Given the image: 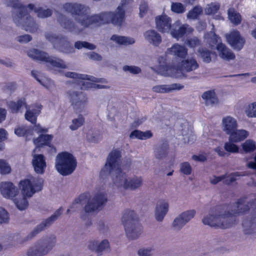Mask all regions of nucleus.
Listing matches in <instances>:
<instances>
[{
    "instance_id": "21",
    "label": "nucleus",
    "mask_w": 256,
    "mask_h": 256,
    "mask_svg": "<svg viewBox=\"0 0 256 256\" xmlns=\"http://www.w3.org/2000/svg\"><path fill=\"white\" fill-rule=\"evenodd\" d=\"M109 248V242L106 240H104L100 242L93 240L88 243V248L95 252L98 256L102 255L103 252L108 250Z\"/></svg>"
},
{
    "instance_id": "11",
    "label": "nucleus",
    "mask_w": 256,
    "mask_h": 256,
    "mask_svg": "<svg viewBox=\"0 0 256 256\" xmlns=\"http://www.w3.org/2000/svg\"><path fill=\"white\" fill-rule=\"evenodd\" d=\"M46 38L52 44L54 48L63 52L68 54L74 51L72 47L66 37L47 33L46 34Z\"/></svg>"
},
{
    "instance_id": "60",
    "label": "nucleus",
    "mask_w": 256,
    "mask_h": 256,
    "mask_svg": "<svg viewBox=\"0 0 256 256\" xmlns=\"http://www.w3.org/2000/svg\"><path fill=\"white\" fill-rule=\"evenodd\" d=\"M28 132L26 127L24 126H18L14 129V134L18 136H22L25 134H27Z\"/></svg>"
},
{
    "instance_id": "20",
    "label": "nucleus",
    "mask_w": 256,
    "mask_h": 256,
    "mask_svg": "<svg viewBox=\"0 0 256 256\" xmlns=\"http://www.w3.org/2000/svg\"><path fill=\"white\" fill-rule=\"evenodd\" d=\"M26 112L25 118L32 124H36L37 117L40 114L42 106L40 104H34L30 106H25Z\"/></svg>"
},
{
    "instance_id": "45",
    "label": "nucleus",
    "mask_w": 256,
    "mask_h": 256,
    "mask_svg": "<svg viewBox=\"0 0 256 256\" xmlns=\"http://www.w3.org/2000/svg\"><path fill=\"white\" fill-rule=\"evenodd\" d=\"M184 86L180 84H163L164 94L172 92L176 90H182Z\"/></svg>"
},
{
    "instance_id": "29",
    "label": "nucleus",
    "mask_w": 256,
    "mask_h": 256,
    "mask_svg": "<svg viewBox=\"0 0 256 256\" xmlns=\"http://www.w3.org/2000/svg\"><path fill=\"white\" fill-rule=\"evenodd\" d=\"M216 49L219 52L220 57L222 59L226 60L234 59L235 55L233 52L222 43L218 44Z\"/></svg>"
},
{
    "instance_id": "17",
    "label": "nucleus",
    "mask_w": 256,
    "mask_h": 256,
    "mask_svg": "<svg viewBox=\"0 0 256 256\" xmlns=\"http://www.w3.org/2000/svg\"><path fill=\"white\" fill-rule=\"evenodd\" d=\"M193 30L194 29L188 24H181L180 20H176L172 24L170 34L173 38L178 40L185 34H190Z\"/></svg>"
},
{
    "instance_id": "26",
    "label": "nucleus",
    "mask_w": 256,
    "mask_h": 256,
    "mask_svg": "<svg viewBox=\"0 0 256 256\" xmlns=\"http://www.w3.org/2000/svg\"><path fill=\"white\" fill-rule=\"evenodd\" d=\"M222 128L223 130L227 134H230L236 130L237 128V121L230 116H227L222 118Z\"/></svg>"
},
{
    "instance_id": "10",
    "label": "nucleus",
    "mask_w": 256,
    "mask_h": 256,
    "mask_svg": "<svg viewBox=\"0 0 256 256\" xmlns=\"http://www.w3.org/2000/svg\"><path fill=\"white\" fill-rule=\"evenodd\" d=\"M62 214V208H60L56 210L54 213L48 218L43 220L40 224L36 226L33 230L30 232L26 236L22 238L20 242H24L32 239L42 231L50 226L56 221Z\"/></svg>"
},
{
    "instance_id": "31",
    "label": "nucleus",
    "mask_w": 256,
    "mask_h": 256,
    "mask_svg": "<svg viewBox=\"0 0 256 256\" xmlns=\"http://www.w3.org/2000/svg\"><path fill=\"white\" fill-rule=\"evenodd\" d=\"M66 78H72L78 82H80L82 84L84 80H90L94 82H99L98 78L92 76L80 74L74 72H66L64 74Z\"/></svg>"
},
{
    "instance_id": "53",
    "label": "nucleus",
    "mask_w": 256,
    "mask_h": 256,
    "mask_svg": "<svg viewBox=\"0 0 256 256\" xmlns=\"http://www.w3.org/2000/svg\"><path fill=\"white\" fill-rule=\"evenodd\" d=\"M11 171V167L4 160H0V173L2 174H8Z\"/></svg>"
},
{
    "instance_id": "9",
    "label": "nucleus",
    "mask_w": 256,
    "mask_h": 256,
    "mask_svg": "<svg viewBox=\"0 0 256 256\" xmlns=\"http://www.w3.org/2000/svg\"><path fill=\"white\" fill-rule=\"evenodd\" d=\"M43 180L37 178H32L20 182L22 194L28 198L32 197L36 192L42 190Z\"/></svg>"
},
{
    "instance_id": "34",
    "label": "nucleus",
    "mask_w": 256,
    "mask_h": 256,
    "mask_svg": "<svg viewBox=\"0 0 256 256\" xmlns=\"http://www.w3.org/2000/svg\"><path fill=\"white\" fill-rule=\"evenodd\" d=\"M202 97L204 100L205 104L208 106H212L218 102V99L216 93L212 90L204 92Z\"/></svg>"
},
{
    "instance_id": "16",
    "label": "nucleus",
    "mask_w": 256,
    "mask_h": 256,
    "mask_svg": "<svg viewBox=\"0 0 256 256\" xmlns=\"http://www.w3.org/2000/svg\"><path fill=\"white\" fill-rule=\"evenodd\" d=\"M166 56H161L158 58V65L156 68L157 72L162 76L178 78L179 76L176 71V67L167 65Z\"/></svg>"
},
{
    "instance_id": "58",
    "label": "nucleus",
    "mask_w": 256,
    "mask_h": 256,
    "mask_svg": "<svg viewBox=\"0 0 256 256\" xmlns=\"http://www.w3.org/2000/svg\"><path fill=\"white\" fill-rule=\"evenodd\" d=\"M186 44L191 48H194L200 44V40L196 37H193L186 40Z\"/></svg>"
},
{
    "instance_id": "6",
    "label": "nucleus",
    "mask_w": 256,
    "mask_h": 256,
    "mask_svg": "<svg viewBox=\"0 0 256 256\" xmlns=\"http://www.w3.org/2000/svg\"><path fill=\"white\" fill-rule=\"evenodd\" d=\"M76 162L74 156L68 152L59 154L56 159V168L63 176L71 174L76 169Z\"/></svg>"
},
{
    "instance_id": "54",
    "label": "nucleus",
    "mask_w": 256,
    "mask_h": 256,
    "mask_svg": "<svg viewBox=\"0 0 256 256\" xmlns=\"http://www.w3.org/2000/svg\"><path fill=\"white\" fill-rule=\"evenodd\" d=\"M122 70L125 72H128L133 74H138L142 72L140 68L135 66H124L122 68Z\"/></svg>"
},
{
    "instance_id": "44",
    "label": "nucleus",
    "mask_w": 256,
    "mask_h": 256,
    "mask_svg": "<svg viewBox=\"0 0 256 256\" xmlns=\"http://www.w3.org/2000/svg\"><path fill=\"white\" fill-rule=\"evenodd\" d=\"M202 12V8L201 6H194L192 10L188 12L186 17L190 20L196 19Z\"/></svg>"
},
{
    "instance_id": "38",
    "label": "nucleus",
    "mask_w": 256,
    "mask_h": 256,
    "mask_svg": "<svg viewBox=\"0 0 256 256\" xmlns=\"http://www.w3.org/2000/svg\"><path fill=\"white\" fill-rule=\"evenodd\" d=\"M27 198H28L22 194L18 196L14 200V202L18 210H22L28 206V203Z\"/></svg>"
},
{
    "instance_id": "5",
    "label": "nucleus",
    "mask_w": 256,
    "mask_h": 256,
    "mask_svg": "<svg viewBox=\"0 0 256 256\" xmlns=\"http://www.w3.org/2000/svg\"><path fill=\"white\" fill-rule=\"evenodd\" d=\"M56 243L55 234H50L38 240L26 252L28 256H44L50 252Z\"/></svg>"
},
{
    "instance_id": "33",
    "label": "nucleus",
    "mask_w": 256,
    "mask_h": 256,
    "mask_svg": "<svg viewBox=\"0 0 256 256\" xmlns=\"http://www.w3.org/2000/svg\"><path fill=\"white\" fill-rule=\"evenodd\" d=\"M229 140L232 142H237L244 140L248 136V132L244 130H234V132L230 134Z\"/></svg>"
},
{
    "instance_id": "52",
    "label": "nucleus",
    "mask_w": 256,
    "mask_h": 256,
    "mask_svg": "<svg viewBox=\"0 0 256 256\" xmlns=\"http://www.w3.org/2000/svg\"><path fill=\"white\" fill-rule=\"evenodd\" d=\"M242 148L246 152H250L254 151L256 148V144L252 140H246L242 144Z\"/></svg>"
},
{
    "instance_id": "36",
    "label": "nucleus",
    "mask_w": 256,
    "mask_h": 256,
    "mask_svg": "<svg viewBox=\"0 0 256 256\" xmlns=\"http://www.w3.org/2000/svg\"><path fill=\"white\" fill-rule=\"evenodd\" d=\"M26 102L24 98H21L17 102L10 101L8 102V106L12 113H17L21 108L26 106Z\"/></svg>"
},
{
    "instance_id": "13",
    "label": "nucleus",
    "mask_w": 256,
    "mask_h": 256,
    "mask_svg": "<svg viewBox=\"0 0 256 256\" xmlns=\"http://www.w3.org/2000/svg\"><path fill=\"white\" fill-rule=\"evenodd\" d=\"M196 212L194 210L184 211L178 214L173 220L172 227L175 230H180L195 216Z\"/></svg>"
},
{
    "instance_id": "46",
    "label": "nucleus",
    "mask_w": 256,
    "mask_h": 256,
    "mask_svg": "<svg viewBox=\"0 0 256 256\" xmlns=\"http://www.w3.org/2000/svg\"><path fill=\"white\" fill-rule=\"evenodd\" d=\"M74 47L78 50L86 48L90 50L96 49V46L92 44L84 41H77L74 44Z\"/></svg>"
},
{
    "instance_id": "59",
    "label": "nucleus",
    "mask_w": 256,
    "mask_h": 256,
    "mask_svg": "<svg viewBox=\"0 0 256 256\" xmlns=\"http://www.w3.org/2000/svg\"><path fill=\"white\" fill-rule=\"evenodd\" d=\"M92 81L88 80L84 82L82 84V88H105L106 86L100 84H96L92 83Z\"/></svg>"
},
{
    "instance_id": "25",
    "label": "nucleus",
    "mask_w": 256,
    "mask_h": 256,
    "mask_svg": "<svg viewBox=\"0 0 256 256\" xmlns=\"http://www.w3.org/2000/svg\"><path fill=\"white\" fill-rule=\"evenodd\" d=\"M169 204L166 200H160L158 202L155 208V218L158 222L163 220L164 216L168 211Z\"/></svg>"
},
{
    "instance_id": "62",
    "label": "nucleus",
    "mask_w": 256,
    "mask_h": 256,
    "mask_svg": "<svg viewBox=\"0 0 256 256\" xmlns=\"http://www.w3.org/2000/svg\"><path fill=\"white\" fill-rule=\"evenodd\" d=\"M153 250L152 248H142L138 251V256H152Z\"/></svg>"
},
{
    "instance_id": "22",
    "label": "nucleus",
    "mask_w": 256,
    "mask_h": 256,
    "mask_svg": "<svg viewBox=\"0 0 256 256\" xmlns=\"http://www.w3.org/2000/svg\"><path fill=\"white\" fill-rule=\"evenodd\" d=\"M32 164L35 172L38 174H43L46 167V159L42 154H33Z\"/></svg>"
},
{
    "instance_id": "27",
    "label": "nucleus",
    "mask_w": 256,
    "mask_h": 256,
    "mask_svg": "<svg viewBox=\"0 0 256 256\" xmlns=\"http://www.w3.org/2000/svg\"><path fill=\"white\" fill-rule=\"evenodd\" d=\"M145 40L154 46H158L162 42L161 35L154 30H148L144 34Z\"/></svg>"
},
{
    "instance_id": "41",
    "label": "nucleus",
    "mask_w": 256,
    "mask_h": 256,
    "mask_svg": "<svg viewBox=\"0 0 256 256\" xmlns=\"http://www.w3.org/2000/svg\"><path fill=\"white\" fill-rule=\"evenodd\" d=\"M152 136V133L150 131L142 132L138 130L132 131L130 136V138H136L140 140H146L150 138Z\"/></svg>"
},
{
    "instance_id": "61",
    "label": "nucleus",
    "mask_w": 256,
    "mask_h": 256,
    "mask_svg": "<svg viewBox=\"0 0 256 256\" xmlns=\"http://www.w3.org/2000/svg\"><path fill=\"white\" fill-rule=\"evenodd\" d=\"M88 198V195L86 194H82L76 198L72 203V206H75L76 204H82L86 201Z\"/></svg>"
},
{
    "instance_id": "37",
    "label": "nucleus",
    "mask_w": 256,
    "mask_h": 256,
    "mask_svg": "<svg viewBox=\"0 0 256 256\" xmlns=\"http://www.w3.org/2000/svg\"><path fill=\"white\" fill-rule=\"evenodd\" d=\"M228 14L229 20L232 24L238 25L240 23L241 16L234 8H230L228 10Z\"/></svg>"
},
{
    "instance_id": "4",
    "label": "nucleus",
    "mask_w": 256,
    "mask_h": 256,
    "mask_svg": "<svg viewBox=\"0 0 256 256\" xmlns=\"http://www.w3.org/2000/svg\"><path fill=\"white\" fill-rule=\"evenodd\" d=\"M12 6L14 8L12 18L14 22L17 26H22L27 32H36L38 26L29 15L26 7L23 6L19 0H13Z\"/></svg>"
},
{
    "instance_id": "39",
    "label": "nucleus",
    "mask_w": 256,
    "mask_h": 256,
    "mask_svg": "<svg viewBox=\"0 0 256 256\" xmlns=\"http://www.w3.org/2000/svg\"><path fill=\"white\" fill-rule=\"evenodd\" d=\"M52 138L53 136L51 134H41L34 140V142L37 146L48 145Z\"/></svg>"
},
{
    "instance_id": "23",
    "label": "nucleus",
    "mask_w": 256,
    "mask_h": 256,
    "mask_svg": "<svg viewBox=\"0 0 256 256\" xmlns=\"http://www.w3.org/2000/svg\"><path fill=\"white\" fill-rule=\"evenodd\" d=\"M124 230L127 237L131 240L138 238L142 232V226L138 222L125 226Z\"/></svg>"
},
{
    "instance_id": "28",
    "label": "nucleus",
    "mask_w": 256,
    "mask_h": 256,
    "mask_svg": "<svg viewBox=\"0 0 256 256\" xmlns=\"http://www.w3.org/2000/svg\"><path fill=\"white\" fill-rule=\"evenodd\" d=\"M166 53L176 57L184 58L188 54V49L184 46L174 44L167 50Z\"/></svg>"
},
{
    "instance_id": "3",
    "label": "nucleus",
    "mask_w": 256,
    "mask_h": 256,
    "mask_svg": "<svg viewBox=\"0 0 256 256\" xmlns=\"http://www.w3.org/2000/svg\"><path fill=\"white\" fill-rule=\"evenodd\" d=\"M120 157V150L112 151L107 158L104 167L100 172V175L110 174L114 184L118 188L122 187L130 190L138 188L142 185V178L139 176L128 178L121 170Z\"/></svg>"
},
{
    "instance_id": "12",
    "label": "nucleus",
    "mask_w": 256,
    "mask_h": 256,
    "mask_svg": "<svg viewBox=\"0 0 256 256\" xmlns=\"http://www.w3.org/2000/svg\"><path fill=\"white\" fill-rule=\"evenodd\" d=\"M66 96L70 102L75 110L81 112L86 106L88 98L86 95L80 92L68 90L66 92Z\"/></svg>"
},
{
    "instance_id": "43",
    "label": "nucleus",
    "mask_w": 256,
    "mask_h": 256,
    "mask_svg": "<svg viewBox=\"0 0 256 256\" xmlns=\"http://www.w3.org/2000/svg\"><path fill=\"white\" fill-rule=\"evenodd\" d=\"M85 122V119L82 114H79L78 118H74L72 121V124L70 126V128L72 130H76L82 126Z\"/></svg>"
},
{
    "instance_id": "51",
    "label": "nucleus",
    "mask_w": 256,
    "mask_h": 256,
    "mask_svg": "<svg viewBox=\"0 0 256 256\" xmlns=\"http://www.w3.org/2000/svg\"><path fill=\"white\" fill-rule=\"evenodd\" d=\"M88 140L92 142H98L102 138L101 135L97 132H89L86 136Z\"/></svg>"
},
{
    "instance_id": "30",
    "label": "nucleus",
    "mask_w": 256,
    "mask_h": 256,
    "mask_svg": "<svg viewBox=\"0 0 256 256\" xmlns=\"http://www.w3.org/2000/svg\"><path fill=\"white\" fill-rule=\"evenodd\" d=\"M122 220L125 226L128 224L130 225L133 223L138 222V217L134 211L127 209L123 212Z\"/></svg>"
},
{
    "instance_id": "48",
    "label": "nucleus",
    "mask_w": 256,
    "mask_h": 256,
    "mask_svg": "<svg viewBox=\"0 0 256 256\" xmlns=\"http://www.w3.org/2000/svg\"><path fill=\"white\" fill-rule=\"evenodd\" d=\"M220 5L217 2H212L207 4L205 8V12L207 14H210L216 13L219 10Z\"/></svg>"
},
{
    "instance_id": "50",
    "label": "nucleus",
    "mask_w": 256,
    "mask_h": 256,
    "mask_svg": "<svg viewBox=\"0 0 256 256\" xmlns=\"http://www.w3.org/2000/svg\"><path fill=\"white\" fill-rule=\"evenodd\" d=\"M171 10L176 14H182L186 10L185 6L180 2H172L171 4Z\"/></svg>"
},
{
    "instance_id": "1",
    "label": "nucleus",
    "mask_w": 256,
    "mask_h": 256,
    "mask_svg": "<svg viewBox=\"0 0 256 256\" xmlns=\"http://www.w3.org/2000/svg\"><path fill=\"white\" fill-rule=\"evenodd\" d=\"M63 8L76 15V22L70 21L62 14L58 16V20L62 27L76 34H80L84 28L92 25L100 26L112 23L120 26L124 19V13L120 10V6L118 7L114 12H104L92 16L88 15V7L80 4L66 3L64 4Z\"/></svg>"
},
{
    "instance_id": "63",
    "label": "nucleus",
    "mask_w": 256,
    "mask_h": 256,
    "mask_svg": "<svg viewBox=\"0 0 256 256\" xmlns=\"http://www.w3.org/2000/svg\"><path fill=\"white\" fill-rule=\"evenodd\" d=\"M9 219L8 212L3 208H0V223H6Z\"/></svg>"
},
{
    "instance_id": "49",
    "label": "nucleus",
    "mask_w": 256,
    "mask_h": 256,
    "mask_svg": "<svg viewBox=\"0 0 256 256\" xmlns=\"http://www.w3.org/2000/svg\"><path fill=\"white\" fill-rule=\"evenodd\" d=\"M222 176H225L224 179L223 180L224 183L226 184L230 185L236 181V178L239 176L240 175L238 172H234L228 174H224Z\"/></svg>"
},
{
    "instance_id": "7",
    "label": "nucleus",
    "mask_w": 256,
    "mask_h": 256,
    "mask_svg": "<svg viewBox=\"0 0 256 256\" xmlns=\"http://www.w3.org/2000/svg\"><path fill=\"white\" fill-rule=\"evenodd\" d=\"M108 201V195L104 192H98L90 197L84 206L87 213H94L102 210Z\"/></svg>"
},
{
    "instance_id": "42",
    "label": "nucleus",
    "mask_w": 256,
    "mask_h": 256,
    "mask_svg": "<svg viewBox=\"0 0 256 256\" xmlns=\"http://www.w3.org/2000/svg\"><path fill=\"white\" fill-rule=\"evenodd\" d=\"M212 52L206 48H199L198 50V56L205 63H210L212 60Z\"/></svg>"
},
{
    "instance_id": "56",
    "label": "nucleus",
    "mask_w": 256,
    "mask_h": 256,
    "mask_svg": "<svg viewBox=\"0 0 256 256\" xmlns=\"http://www.w3.org/2000/svg\"><path fill=\"white\" fill-rule=\"evenodd\" d=\"M32 75L34 76L36 80L38 82L42 85L46 87V88H48L49 87V84H50V80L44 81V80L40 79V78L39 72L36 71L32 70Z\"/></svg>"
},
{
    "instance_id": "15",
    "label": "nucleus",
    "mask_w": 256,
    "mask_h": 256,
    "mask_svg": "<svg viewBox=\"0 0 256 256\" xmlns=\"http://www.w3.org/2000/svg\"><path fill=\"white\" fill-rule=\"evenodd\" d=\"M244 234L252 236L256 232V205L250 214L243 220L242 223Z\"/></svg>"
},
{
    "instance_id": "2",
    "label": "nucleus",
    "mask_w": 256,
    "mask_h": 256,
    "mask_svg": "<svg viewBox=\"0 0 256 256\" xmlns=\"http://www.w3.org/2000/svg\"><path fill=\"white\" fill-rule=\"evenodd\" d=\"M256 205V202H248L246 198L240 199L230 206L216 207L206 215L202 222L211 227L228 228L235 224L236 216L243 214L250 209L252 212Z\"/></svg>"
},
{
    "instance_id": "64",
    "label": "nucleus",
    "mask_w": 256,
    "mask_h": 256,
    "mask_svg": "<svg viewBox=\"0 0 256 256\" xmlns=\"http://www.w3.org/2000/svg\"><path fill=\"white\" fill-rule=\"evenodd\" d=\"M16 40L20 44H26L30 42L32 40V38L29 34H24L17 36Z\"/></svg>"
},
{
    "instance_id": "35",
    "label": "nucleus",
    "mask_w": 256,
    "mask_h": 256,
    "mask_svg": "<svg viewBox=\"0 0 256 256\" xmlns=\"http://www.w3.org/2000/svg\"><path fill=\"white\" fill-rule=\"evenodd\" d=\"M110 40L114 42L117 44L120 45L132 44L135 42L134 38H132L121 36L116 34L112 35L110 38Z\"/></svg>"
},
{
    "instance_id": "47",
    "label": "nucleus",
    "mask_w": 256,
    "mask_h": 256,
    "mask_svg": "<svg viewBox=\"0 0 256 256\" xmlns=\"http://www.w3.org/2000/svg\"><path fill=\"white\" fill-rule=\"evenodd\" d=\"M245 112L249 118L256 117V102L248 105L246 108Z\"/></svg>"
},
{
    "instance_id": "19",
    "label": "nucleus",
    "mask_w": 256,
    "mask_h": 256,
    "mask_svg": "<svg viewBox=\"0 0 256 256\" xmlns=\"http://www.w3.org/2000/svg\"><path fill=\"white\" fill-rule=\"evenodd\" d=\"M156 28L162 33H170L172 28V20L166 14L158 16L155 18Z\"/></svg>"
},
{
    "instance_id": "24",
    "label": "nucleus",
    "mask_w": 256,
    "mask_h": 256,
    "mask_svg": "<svg viewBox=\"0 0 256 256\" xmlns=\"http://www.w3.org/2000/svg\"><path fill=\"white\" fill-rule=\"evenodd\" d=\"M0 191L6 198L15 196L18 192V188L10 182H2L0 184Z\"/></svg>"
},
{
    "instance_id": "14",
    "label": "nucleus",
    "mask_w": 256,
    "mask_h": 256,
    "mask_svg": "<svg viewBox=\"0 0 256 256\" xmlns=\"http://www.w3.org/2000/svg\"><path fill=\"white\" fill-rule=\"evenodd\" d=\"M199 68V64L194 57H188L183 60L180 65L176 67V71L181 76L184 72H190Z\"/></svg>"
},
{
    "instance_id": "57",
    "label": "nucleus",
    "mask_w": 256,
    "mask_h": 256,
    "mask_svg": "<svg viewBox=\"0 0 256 256\" xmlns=\"http://www.w3.org/2000/svg\"><path fill=\"white\" fill-rule=\"evenodd\" d=\"M231 142H226L224 146V150L228 152L235 153L238 152V148Z\"/></svg>"
},
{
    "instance_id": "32",
    "label": "nucleus",
    "mask_w": 256,
    "mask_h": 256,
    "mask_svg": "<svg viewBox=\"0 0 256 256\" xmlns=\"http://www.w3.org/2000/svg\"><path fill=\"white\" fill-rule=\"evenodd\" d=\"M28 8L31 10H34L36 16L41 18L50 17L52 14V10L50 8L44 9L42 7H36L33 4H29Z\"/></svg>"
},
{
    "instance_id": "18",
    "label": "nucleus",
    "mask_w": 256,
    "mask_h": 256,
    "mask_svg": "<svg viewBox=\"0 0 256 256\" xmlns=\"http://www.w3.org/2000/svg\"><path fill=\"white\" fill-rule=\"evenodd\" d=\"M227 40L231 46L234 50H240L245 42L244 38L237 30H233L226 35Z\"/></svg>"
},
{
    "instance_id": "55",
    "label": "nucleus",
    "mask_w": 256,
    "mask_h": 256,
    "mask_svg": "<svg viewBox=\"0 0 256 256\" xmlns=\"http://www.w3.org/2000/svg\"><path fill=\"white\" fill-rule=\"evenodd\" d=\"M192 170V166L188 162H184L180 164V171L184 174H190Z\"/></svg>"
},
{
    "instance_id": "40",
    "label": "nucleus",
    "mask_w": 256,
    "mask_h": 256,
    "mask_svg": "<svg viewBox=\"0 0 256 256\" xmlns=\"http://www.w3.org/2000/svg\"><path fill=\"white\" fill-rule=\"evenodd\" d=\"M168 146L166 144H163L157 146L154 149V156L158 159L164 158L168 154Z\"/></svg>"
},
{
    "instance_id": "8",
    "label": "nucleus",
    "mask_w": 256,
    "mask_h": 256,
    "mask_svg": "<svg viewBox=\"0 0 256 256\" xmlns=\"http://www.w3.org/2000/svg\"><path fill=\"white\" fill-rule=\"evenodd\" d=\"M28 54L34 60L50 62L54 66L63 69L68 68V64L62 60L50 58L46 53L36 49L30 50Z\"/></svg>"
}]
</instances>
